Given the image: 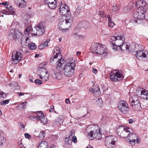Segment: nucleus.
<instances>
[{"instance_id":"nucleus-56","label":"nucleus","mask_w":148,"mask_h":148,"mask_svg":"<svg viewBox=\"0 0 148 148\" xmlns=\"http://www.w3.org/2000/svg\"><path fill=\"white\" fill-rule=\"evenodd\" d=\"M25 137L27 138H31V136L28 133H25Z\"/></svg>"},{"instance_id":"nucleus-64","label":"nucleus","mask_w":148,"mask_h":148,"mask_svg":"<svg viewBox=\"0 0 148 148\" xmlns=\"http://www.w3.org/2000/svg\"><path fill=\"white\" fill-rule=\"evenodd\" d=\"M89 91L90 92H92L93 93H95V89L93 88H90L89 89Z\"/></svg>"},{"instance_id":"nucleus-40","label":"nucleus","mask_w":148,"mask_h":148,"mask_svg":"<svg viewBox=\"0 0 148 148\" xmlns=\"http://www.w3.org/2000/svg\"><path fill=\"white\" fill-rule=\"evenodd\" d=\"M7 95H8L7 94L4 93V92L0 90V97L3 98H5Z\"/></svg>"},{"instance_id":"nucleus-16","label":"nucleus","mask_w":148,"mask_h":148,"mask_svg":"<svg viewBox=\"0 0 148 148\" xmlns=\"http://www.w3.org/2000/svg\"><path fill=\"white\" fill-rule=\"evenodd\" d=\"M64 116L62 115L59 116L55 120L54 123L55 124L59 125L62 123L64 121Z\"/></svg>"},{"instance_id":"nucleus-60","label":"nucleus","mask_w":148,"mask_h":148,"mask_svg":"<svg viewBox=\"0 0 148 148\" xmlns=\"http://www.w3.org/2000/svg\"><path fill=\"white\" fill-rule=\"evenodd\" d=\"M44 47H45L44 46V45H43L42 44L39 45L38 46V48L40 49H43Z\"/></svg>"},{"instance_id":"nucleus-61","label":"nucleus","mask_w":148,"mask_h":148,"mask_svg":"<svg viewBox=\"0 0 148 148\" xmlns=\"http://www.w3.org/2000/svg\"><path fill=\"white\" fill-rule=\"evenodd\" d=\"M27 103V102L26 101H25L24 102H23L22 103H20V104L21 105H23L22 106V107L23 108H24L26 106V105Z\"/></svg>"},{"instance_id":"nucleus-28","label":"nucleus","mask_w":148,"mask_h":148,"mask_svg":"<svg viewBox=\"0 0 148 148\" xmlns=\"http://www.w3.org/2000/svg\"><path fill=\"white\" fill-rule=\"evenodd\" d=\"M98 47V44L97 43L91 45V50L93 53H96L97 48Z\"/></svg>"},{"instance_id":"nucleus-48","label":"nucleus","mask_w":148,"mask_h":148,"mask_svg":"<svg viewBox=\"0 0 148 148\" xmlns=\"http://www.w3.org/2000/svg\"><path fill=\"white\" fill-rule=\"evenodd\" d=\"M134 103V105H137V104L140 103H139V101L138 100H137L136 101H135L133 99L132 101L131 106H132V104Z\"/></svg>"},{"instance_id":"nucleus-36","label":"nucleus","mask_w":148,"mask_h":148,"mask_svg":"<svg viewBox=\"0 0 148 148\" xmlns=\"http://www.w3.org/2000/svg\"><path fill=\"white\" fill-rule=\"evenodd\" d=\"M103 103L102 101L101 98H98L96 101V103L99 106H101Z\"/></svg>"},{"instance_id":"nucleus-14","label":"nucleus","mask_w":148,"mask_h":148,"mask_svg":"<svg viewBox=\"0 0 148 148\" xmlns=\"http://www.w3.org/2000/svg\"><path fill=\"white\" fill-rule=\"evenodd\" d=\"M116 39V41H115V42H114V43L116 44L118 47L121 46V45L123 44L125 41V38L122 36H117Z\"/></svg>"},{"instance_id":"nucleus-17","label":"nucleus","mask_w":148,"mask_h":148,"mask_svg":"<svg viewBox=\"0 0 148 148\" xmlns=\"http://www.w3.org/2000/svg\"><path fill=\"white\" fill-rule=\"evenodd\" d=\"M141 97L145 99L148 100V91L145 89H140Z\"/></svg>"},{"instance_id":"nucleus-52","label":"nucleus","mask_w":148,"mask_h":148,"mask_svg":"<svg viewBox=\"0 0 148 148\" xmlns=\"http://www.w3.org/2000/svg\"><path fill=\"white\" fill-rule=\"evenodd\" d=\"M46 63L45 62H43V63H41L40 65V66H39V68H40V69H44V67L43 66H45V65H46Z\"/></svg>"},{"instance_id":"nucleus-19","label":"nucleus","mask_w":148,"mask_h":148,"mask_svg":"<svg viewBox=\"0 0 148 148\" xmlns=\"http://www.w3.org/2000/svg\"><path fill=\"white\" fill-rule=\"evenodd\" d=\"M30 41L28 37L26 38L22 37L21 39V44L22 47H24L27 46V44Z\"/></svg>"},{"instance_id":"nucleus-38","label":"nucleus","mask_w":148,"mask_h":148,"mask_svg":"<svg viewBox=\"0 0 148 148\" xmlns=\"http://www.w3.org/2000/svg\"><path fill=\"white\" fill-rule=\"evenodd\" d=\"M133 16L135 18L138 19V18H140L139 12L136 11L133 14Z\"/></svg>"},{"instance_id":"nucleus-34","label":"nucleus","mask_w":148,"mask_h":148,"mask_svg":"<svg viewBox=\"0 0 148 148\" xmlns=\"http://www.w3.org/2000/svg\"><path fill=\"white\" fill-rule=\"evenodd\" d=\"M45 134L44 131H42L40 132L39 136L38 137L40 139H42L44 138L45 137Z\"/></svg>"},{"instance_id":"nucleus-59","label":"nucleus","mask_w":148,"mask_h":148,"mask_svg":"<svg viewBox=\"0 0 148 148\" xmlns=\"http://www.w3.org/2000/svg\"><path fill=\"white\" fill-rule=\"evenodd\" d=\"M54 110V106H51L50 108L49 109V111L50 112H53Z\"/></svg>"},{"instance_id":"nucleus-43","label":"nucleus","mask_w":148,"mask_h":148,"mask_svg":"<svg viewBox=\"0 0 148 148\" xmlns=\"http://www.w3.org/2000/svg\"><path fill=\"white\" fill-rule=\"evenodd\" d=\"M10 101L9 99L1 101L0 103V104L2 105H5L8 104Z\"/></svg>"},{"instance_id":"nucleus-45","label":"nucleus","mask_w":148,"mask_h":148,"mask_svg":"<svg viewBox=\"0 0 148 148\" xmlns=\"http://www.w3.org/2000/svg\"><path fill=\"white\" fill-rule=\"evenodd\" d=\"M114 25V23L111 20L110 21H108V26L109 27L111 28H112Z\"/></svg>"},{"instance_id":"nucleus-10","label":"nucleus","mask_w":148,"mask_h":148,"mask_svg":"<svg viewBox=\"0 0 148 148\" xmlns=\"http://www.w3.org/2000/svg\"><path fill=\"white\" fill-rule=\"evenodd\" d=\"M21 35L18 31L14 29H12L10 30L8 35V38L10 40H13L16 38H18Z\"/></svg>"},{"instance_id":"nucleus-51","label":"nucleus","mask_w":148,"mask_h":148,"mask_svg":"<svg viewBox=\"0 0 148 148\" xmlns=\"http://www.w3.org/2000/svg\"><path fill=\"white\" fill-rule=\"evenodd\" d=\"M145 14H139L140 18H138V19L141 20L144 19L145 18Z\"/></svg>"},{"instance_id":"nucleus-47","label":"nucleus","mask_w":148,"mask_h":148,"mask_svg":"<svg viewBox=\"0 0 148 148\" xmlns=\"http://www.w3.org/2000/svg\"><path fill=\"white\" fill-rule=\"evenodd\" d=\"M31 29V27L30 26H29L25 29V34H28L29 33Z\"/></svg>"},{"instance_id":"nucleus-62","label":"nucleus","mask_w":148,"mask_h":148,"mask_svg":"<svg viewBox=\"0 0 148 148\" xmlns=\"http://www.w3.org/2000/svg\"><path fill=\"white\" fill-rule=\"evenodd\" d=\"M105 17H107L108 18V21H110L111 20V18L110 15L109 14H108L106 15V16Z\"/></svg>"},{"instance_id":"nucleus-11","label":"nucleus","mask_w":148,"mask_h":148,"mask_svg":"<svg viewBox=\"0 0 148 148\" xmlns=\"http://www.w3.org/2000/svg\"><path fill=\"white\" fill-rule=\"evenodd\" d=\"M22 55L21 52L14 50L12 52V61L16 62H19L22 58Z\"/></svg>"},{"instance_id":"nucleus-21","label":"nucleus","mask_w":148,"mask_h":148,"mask_svg":"<svg viewBox=\"0 0 148 148\" xmlns=\"http://www.w3.org/2000/svg\"><path fill=\"white\" fill-rule=\"evenodd\" d=\"M15 2L20 8H22L26 5V3L24 0H15Z\"/></svg>"},{"instance_id":"nucleus-4","label":"nucleus","mask_w":148,"mask_h":148,"mask_svg":"<svg viewBox=\"0 0 148 148\" xmlns=\"http://www.w3.org/2000/svg\"><path fill=\"white\" fill-rule=\"evenodd\" d=\"M45 22H41L36 27H34L31 31V33L32 36H39L45 32Z\"/></svg>"},{"instance_id":"nucleus-30","label":"nucleus","mask_w":148,"mask_h":148,"mask_svg":"<svg viewBox=\"0 0 148 148\" xmlns=\"http://www.w3.org/2000/svg\"><path fill=\"white\" fill-rule=\"evenodd\" d=\"M6 12V13L7 14H12L14 15L15 14V12L14 11V9L12 8H11L10 9V10L5 11Z\"/></svg>"},{"instance_id":"nucleus-44","label":"nucleus","mask_w":148,"mask_h":148,"mask_svg":"<svg viewBox=\"0 0 148 148\" xmlns=\"http://www.w3.org/2000/svg\"><path fill=\"white\" fill-rule=\"evenodd\" d=\"M35 83L37 85H40L42 84V82L40 80L36 79L34 81Z\"/></svg>"},{"instance_id":"nucleus-53","label":"nucleus","mask_w":148,"mask_h":148,"mask_svg":"<svg viewBox=\"0 0 148 148\" xmlns=\"http://www.w3.org/2000/svg\"><path fill=\"white\" fill-rule=\"evenodd\" d=\"M72 142L75 143H76L77 142V139L76 137L75 136H73L72 138Z\"/></svg>"},{"instance_id":"nucleus-12","label":"nucleus","mask_w":148,"mask_h":148,"mask_svg":"<svg viewBox=\"0 0 148 148\" xmlns=\"http://www.w3.org/2000/svg\"><path fill=\"white\" fill-rule=\"evenodd\" d=\"M36 114L37 116L39 119V120L41 121L42 123L45 124L47 123V119L45 118L42 112H38L36 113Z\"/></svg>"},{"instance_id":"nucleus-6","label":"nucleus","mask_w":148,"mask_h":148,"mask_svg":"<svg viewBox=\"0 0 148 148\" xmlns=\"http://www.w3.org/2000/svg\"><path fill=\"white\" fill-rule=\"evenodd\" d=\"M126 140L127 142H130L132 145H134L135 143V141L138 143L140 140V138L135 134L132 132H130Z\"/></svg>"},{"instance_id":"nucleus-23","label":"nucleus","mask_w":148,"mask_h":148,"mask_svg":"<svg viewBox=\"0 0 148 148\" xmlns=\"http://www.w3.org/2000/svg\"><path fill=\"white\" fill-rule=\"evenodd\" d=\"M120 49L122 51L126 50H130V46L124 42L119 46Z\"/></svg>"},{"instance_id":"nucleus-9","label":"nucleus","mask_w":148,"mask_h":148,"mask_svg":"<svg viewBox=\"0 0 148 148\" xmlns=\"http://www.w3.org/2000/svg\"><path fill=\"white\" fill-rule=\"evenodd\" d=\"M114 71L115 72L114 73L113 75H110V78L112 81L116 82L121 80L124 78L121 70H116Z\"/></svg>"},{"instance_id":"nucleus-63","label":"nucleus","mask_w":148,"mask_h":148,"mask_svg":"<svg viewBox=\"0 0 148 148\" xmlns=\"http://www.w3.org/2000/svg\"><path fill=\"white\" fill-rule=\"evenodd\" d=\"M72 140L71 139H68L67 142H66V144H69L71 145L72 143Z\"/></svg>"},{"instance_id":"nucleus-49","label":"nucleus","mask_w":148,"mask_h":148,"mask_svg":"<svg viewBox=\"0 0 148 148\" xmlns=\"http://www.w3.org/2000/svg\"><path fill=\"white\" fill-rule=\"evenodd\" d=\"M99 14L102 17H105L106 16V15L105 13V12L103 11H99Z\"/></svg>"},{"instance_id":"nucleus-55","label":"nucleus","mask_w":148,"mask_h":148,"mask_svg":"<svg viewBox=\"0 0 148 148\" xmlns=\"http://www.w3.org/2000/svg\"><path fill=\"white\" fill-rule=\"evenodd\" d=\"M73 136H74V133L73 131H72L71 132V133L69 136L68 137L69 139H71V138H72V137Z\"/></svg>"},{"instance_id":"nucleus-46","label":"nucleus","mask_w":148,"mask_h":148,"mask_svg":"<svg viewBox=\"0 0 148 148\" xmlns=\"http://www.w3.org/2000/svg\"><path fill=\"white\" fill-rule=\"evenodd\" d=\"M50 40L49 39H47L44 42L43 45H44V47L48 46V43L50 42Z\"/></svg>"},{"instance_id":"nucleus-2","label":"nucleus","mask_w":148,"mask_h":148,"mask_svg":"<svg viewBox=\"0 0 148 148\" xmlns=\"http://www.w3.org/2000/svg\"><path fill=\"white\" fill-rule=\"evenodd\" d=\"M73 21V18L70 12H68L66 15L65 21L61 19L59 20V29L60 30L67 31L68 27L71 25Z\"/></svg>"},{"instance_id":"nucleus-33","label":"nucleus","mask_w":148,"mask_h":148,"mask_svg":"<svg viewBox=\"0 0 148 148\" xmlns=\"http://www.w3.org/2000/svg\"><path fill=\"white\" fill-rule=\"evenodd\" d=\"M113 10L114 11H116L119 9V5L114 3L113 5Z\"/></svg>"},{"instance_id":"nucleus-50","label":"nucleus","mask_w":148,"mask_h":148,"mask_svg":"<svg viewBox=\"0 0 148 148\" xmlns=\"http://www.w3.org/2000/svg\"><path fill=\"white\" fill-rule=\"evenodd\" d=\"M128 8L127 6V7H124L122 10L123 12L124 13H126L129 10V9H128Z\"/></svg>"},{"instance_id":"nucleus-57","label":"nucleus","mask_w":148,"mask_h":148,"mask_svg":"<svg viewBox=\"0 0 148 148\" xmlns=\"http://www.w3.org/2000/svg\"><path fill=\"white\" fill-rule=\"evenodd\" d=\"M111 39L113 41L112 42H113V41H114V42H115V41H116V40L117 39V37L116 36H112L111 37Z\"/></svg>"},{"instance_id":"nucleus-54","label":"nucleus","mask_w":148,"mask_h":148,"mask_svg":"<svg viewBox=\"0 0 148 148\" xmlns=\"http://www.w3.org/2000/svg\"><path fill=\"white\" fill-rule=\"evenodd\" d=\"M112 45L113 49L115 50L117 49V46H118L117 44H115L113 42H112Z\"/></svg>"},{"instance_id":"nucleus-13","label":"nucleus","mask_w":148,"mask_h":148,"mask_svg":"<svg viewBox=\"0 0 148 148\" xmlns=\"http://www.w3.org/2000/svg\"><path fill=\"white\" fill-rule=\"evenodd\" d=\"M60 14L62 15L65 16L67 14L68 12H70L67 9L68 7L67 6L61 5L59 7Z\"/></svg>"},{"instance_id":"nucleus-3","label":"nucleus","mask_w":148,"mask_h":148,"mask_svg":"<svg viewBox=\"0 0 148 148\" xmlns=\"http://www.w3.org/2000/svg\"><path fill=\"white\" fill-rule=\"evenodd\" d=\"M107 125L106 124H102L101 125L100 128L97 127L95 130L90 131L88 133V136H90L91 140L95 138L98 140H100L102 138L101 134L100 132V129L103 131H105L107 130Z\"/></svg>"},{"instance_id":"nucleus-22","label":"nucleus","mask_w":148,"mask_h":148,"mask_svg":"<svg viewBox=\"0 0 148 148\" xmlns=\"http://www.w3.org/2000/svg\"><path fill=\"white\" fill-rule=\"evenodd\" d=\"M125 127L123 126H119L118 128H117L116 130V132L118 135L121 137L122 136V134L124 130H125Z\"/></svg>"},{"instance_id":"nucleus-58","label":"nucleus","mask_w":148,"mask_h":148,"mask_svg":"<svg viewBox=\"0 0 148 148\" xmlns=\"http://www.w3.org/2000/svg\"><path fill=\"white\" fill-rule=\"evenodd\" d=\"M54 0H45V4H48L49 3V2H50V3L52 2H54Z\"/></svg>"},{"instance_id":"nucleus-5","label":"nucleus","mask_w":148,"mask_h":148,"mask_svg":"<svg viewBox=\"0 0 148 148\" xmlns=\"http://www.w3.org/2000/svg\"><path fill=\"white\" fill-rule=\"evenodd\" d=\"M118 107L119 110L123 114H127L129 111L130 108L128 107V104L124 100H121L119 101Z\"/></svg>"},{"instance_id":"nucleus-42","label":"nucleus","mask_w":148,"mask_h":148,"mask_svg":"<svg viewBox=\"0 0 148 148\" xmlns=\"http://www.w3.org/2000/svg\"><path fill=\"white\" fill-rule=\"evenodd\" d=\"M81 24L85 28H86V27H88L89 25L87 21L83 22L81 23Z\"/></svg>"},{"instance_id":"nucleus-31","label":"nucleus","mask_w":148,"mask_h":148,"mask_svg":"<svg viewBox=\"0 0 148 148\" xmlns=\"http://www.w3.org/2000/svg\"><path fill=\"white\" fill-rule=\"evenodd\" d=\"M42 71H41V72L40 73V74L39 75V76L40 77V78L41 79V77H43L45 76V75L46 74H49L46 71L45 69H44L42 70Z\"/></svg>"},{"instance_id":"nucleus-26","label":"nucleus","mask_w":148,"mask_h":148,"mask_svg":"<svg viewBox=\"0 0 148 148\" xmlns=\"http://www.w3.org/2000/svg\"><path fill=\"white\" fill-rule=\"evenodd\" d=\"M132 108L136 110H139L141 109L142 107L140 103H138L137 105H134L133 104L132 106Z\"/></svg>"},{"instance_id":"nucleus-8","label":"nucleus","mask_w":148,"mask_h":148,"mask_svg":"<svg viewBox=\"0 0 148 148\" xmlns=\"http://www.w3.org/2000/svg\"><path fill=\"white\" fill-rule=\"evenodd\" d=\"M136 56L139 60L145 61L148 60V52L146 50H140L137 51Z\"/></svg>"},{"instance_id":"nucleus-39","label":"nucleus","mask_w":148,"mask_h":148,"mask_svg":"<svg viewBox=\"0 0 148 148\" xmlns=\"http://www.w3.org/2000/svg\"><path fill=\"white\" fill-rule=\"evenodd\" d=\"M73 35V36L76 38H81L83 37V36L79 34L78 33H74Z\"/></svg>"},{"instance_id":"nucleus-24","label":"nucleus","mask_w":148,"mask_h":148,"mask_svg":"<svg viewBox=\"0 0 148 148\" xmlns=\"http://www.w3.org/2000/svg\"><path fill=\"white\" fill-rule=\"evenodd\" d=\"M38 148H48V144L47 142L41 141L38 146Z\"/></svg>"},{"instance_id":"nucleus-29","label":"nucleus","mask_w":148,"mask_h":148,"mask_svg":"<svg viewBox=\"0 0 148 148\" xmlns=\"http://www.w3.org/2000/svg\"><path fill=\"white\" fill-rule=\"evenodd\" d=\"M27 46L31 50H34L36 48V47L35 43H30L28 44Z\"/></svg>"},{"instance_id":"nucleus-27","label":"nucleus","mask_w":148,"mask_h":148,"mask_svg":"<svg viewBox=\"0 0 148 148\" xmlns=\"http://www.w3.org/2000/svg\"><path fill=\"white\" fill-rule=\"evenodd\" d=\"M82 9V7L80 6H79L77 7L74 12V15L75 16H78L80 12Z\"/></svg>"},{"instance_id":"nucleus-35","label":"nucleus","mask_w":148,"mask_h":148,"mask_svg":"<svg viewBox=\"0 0 148 148\" xmlns=\"http://www.w3.org/2000/svg\"><path fill=\"white\" fill-rule=\"evenodd\" d=\"M5 138L1 134H0V145H2L5 142Z\"/></svg>"},{"instance_id":"nucleus-18","label":"nucleus","mask_w":148,"mask_h":148,"mask_svg":"<svg viewBox=\"0 0 148 148\" xmlns=\"http://www.w3.org/2000/svg\"><path fill=\"white\" fill-rule=\"evenodd\" d=\"M99 49H100V50L98 52V55H102L105 53L106 54V52L107 50L106 49L105 45L102 44L100 45Z\"/></svg>"},{"instance_id":"nucleus-25","label":"nucleus","mask_w":148,"mask_h":148,"mask_svg":"<svg viewBox=\"0 0 148 148\" xmlns=\"http://www.w3.org/2000/svg\"><path fill=\"white\" fill-rule=\"evenodd\" d=\"M49 3L47 4L49 8L51 9H54L56 8L57 4L56 3L57 2H55L54 3V2H52L50 3V2H49Z\"/></svg>"},{"instance_id":"nucleus-1","label":"nucleus","mask_w":148,"mask_h":148,"mask_svg":"<svg viewBox=\"0 0 148 148\" xmlns=\"http://www.w3.org/2000/svg\"><path fill=\"white\" fill-rule=\"evenodd\" d=\"M61 54L56 53V55L51 57L50 62L53 63L55 60H57V58L59 57L60 58ZM58 60L57 62V66L56 69L54 71L55 76L58 77L61 75V72L63 71L64 75L67 76L71 77L73 75L74 73V68L75 64V60L72 58H69L65 62V60L61 58H58Z\"/></svg>"},{"instance_id":"nucleus-15","label":"nucleus","mask_w":148,"mask_h":148,"mask_svg":"<svg viewBox=\"0 0 148 148\" xmlns=\"http://www.w3.org/2000/svg\"><path fill=\"white\" fill-rule=\"evenodd\" d=\"M147 5V3L144 1L143 0H140L136 2L135 3L136 6H138V5L139 7L138 8V10H139V8L140 7H144L146 6Z\"/></svg>"},{"instance_id":"nucleus-20","label":"nucleus","mask_w":148,"mask_h":148,"mask_svg":"<svg viewBox=\"0 0 148 148\" xmlns=\"http://www.w3.org/2000/svg\"><path fill=\"white\" fill-rule=\"evenodd\" d=\"M129 129L130 128H129L125 127V130H124V131H123V133L122 134L121 137H126L127 139L129 135V132H130Z\"/></svg>"},{"instance_id":"nucleus-37","label":"nucleus","mask_w":148,"mask_h":148,"mask_svg":"<svg viewBox=\"0 0 148 148\" xmlns=\"http://www.w3.org/2000/svg\"><path fill=\"white\" fill-rule=\"evenodd\" d=\"M49 74H46V75H45L44 77H41V79H42L43 81L46 82L49 80Z\"/></svg>"},{"instance_id":"nucleus-7","label":"nucleus","mask_w":148,"mask_h":148,"mask_svg":"<svg viewBox=\"0 0 148 148\" xmlns=\"http://www.w3.org/2000/svg\"><path fill=\"white\" fill-rule=\"evenodd\" d=\"M117 141L116 137L112 136H107L105 140V145L109 148L112 147V145H114Z\"/></svg>"},{"instance_id":"nucleus-41","label":"nucleus","mask_w":148,"mask_h":148,"mask_svg":"<svg viewBox=\"0 0 148 148\" xmlns=\"http://www.w3.org/2000/svg\"><path fill=\"white\" fill-rule=\"evenodd\" d=\"M147 10L144 7H142L141 9L140 10L139 12V14H145V13L146 12Z\"/></svg>"},{"instance_id":"nucleus-32","label":"nucleus","mask_w":148,"mask_h":148,"mask_svg":"<svg viewBox=\"0 0 148 148\" xmlns=\"http://www.w3.org/2000/svg\"><path fill=\"white\" fill-rule=\"evenodd\" d=\"M127 6L129 10H130L132 9H133L135 5L134 2L132 1H131L129 3Z\"/></svg>"}]
</instances>
